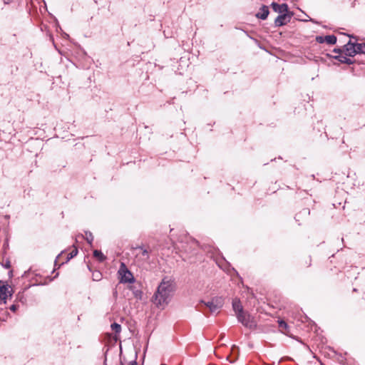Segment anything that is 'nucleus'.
Masks as SVG:
<instances>
[{
  "mask_svg": "<svg viewBox=\"0 0 365 365\" xmlns=\"http://www.w3.org/2000/svg\"><path fill=\"white\" fill-rule=\"evenodd\" d=\"M325 43L329 45H334L336 42V37L334 35H328L324 36Z\"/></svg>",
  "mask_w": 365,
  "mask_h": 365,
  "instance_id": "13",
  "label": "nucleus"
},
{
  "mask_svg": "<svg viewBox=\"0 0 365 365\" xmlns=\"http://www.w3.org/2000/svg\"><path fill=\"white\" fill-rule=\"evenodd\" d=\"M346 55L349 56H354L356 54V43L349 41L345 46Z\"/></svg>",
  "mask_w": 365,
  "mask_h": 365,
  "instance_id": "9",
  "label": "nucleus"
},
{
  "mask_svg": "<svg viewBox=\"0 0 365 365\" xmlns=\"http://www.w3.org/2000/svg\"><path fill=\"white\" fill-rule=\"evenodd\" d=\"M93 279L96 281H98L101 279V273L99 272H97L96 273L93 274Z\"/></svg>",
  "mask_w": 365,
  "mask_h": 365,
  "instance_id": "21",
  "label": "nucleus"
},
{
  "mask_svg": "<svg viewBox=\"0 0 365 365\" xmlns=\"http://www.w3.org/2000/svg\"><path fill=\"white\" fill-rule=\"evenodd\" d=\"M111 329L116 334H118L121 331V326L118 323H113L110 325Z\"/></svg>",
  "mask_w": 365,
  "mask_h": 365,
  "instance_id": "18",
  "label": "nucleus"
},
{
  "mask_svg": "<svg viewBox=\"0 0 365 365\" xmlns=\"http://www.w3.org/2000/svg\"><path fill=\"white\" fill-rule=\"evenodd\" d=\"M278 324H279V329L280 330V331H282V333L287 334V335H289V325L287 324V323L283 320H279L278 321Z\"/></svg>",
  "mask_w": 365,
  "mask_h": 365,
  "instance_id": "12",
  "label": "nucleus"
},
{
  "mask_svg": "<svg viewBox=\"0 0 365 365\" xmlns=\"http://www.w3.org/2000/svg\"><path fill=\"white\" fill-rule=\"evenodd\" d=\"M86 241L89 244H91L93 240V236L92 233L90 232H86Z\"/></svg>",
  "mask_w": 365,
  "mask_h": 365,
  "instance_id": "20",
  "label": "nucleus"
},
{
  "mask_svg": "<svg viewBox=\"0 0 365 365\" xmlns=\"http://www.w3.org/2000/svg\"><path fill=\"white\" fill-rule=\"evenodd\" d=\"M77 254H78V250L76 248H75L68 255V256L66 257V260L65 262H62L61 264H63L66 262H68L71 259L76 257L77 255Z\"/></svg>",
  "mask_w": 365,
  "mask_h": 365,
  "instance_id": "17",
  "label": "nucleus"
},
{
  "mask_svg": "<svg viewBox=\"0 0 365 365\" xmlns=\"http://www.w3.org/2000/svg\"><path fill=\"white\" fill-rule=\"evenodd\" d=\"M139 252L136 254V259L138 261L141 262H146L150 259V252L147 249H144L143 247H136Z\"/></svg>",
  "mask_w": 365,
  "mask_h": 365,
  "instance_id": "7",
  "label": "nucleus"
},
{
  "mask_svg": "<svg viewBox=\"0 0 365 365\" xmlns=\"http://www.w3.org/2000/svg\"><path fill=\"white\" fill-rule=\"evenodd\" d=\"M129 289L133 291V293L136 299H141L143 296L142 291L136 289L133 286H130Z\"/></svg>",
  "mask_w": 365,
  "mask_h": 365,
  "instance_id": "15",
  "label": "nucleus"
},
{
  "mask_svg": "<svg viewBox=\"0 0 365 365\" xmlns=\"http://www.w3.org/2000/svg\"><path fill=\"white\" fill-rule=\"evenodd\" d=\"M174 292V283L163 279L153 297V303L158 307H165L170 302Z\"/></svg>",
  "mask_w": 365,
  "mask_h": 365,
  "instance_id": "1",
  "label": "nucleus"
},
{
  "mask_svg": "<svg viewBox=\"0 0 365 365\" xmlns=\"http://www.w3.org/2000/svg\"><path fill=\"white\" fill-rule=\"evenodd\" d=\"M118 274L119 276L120 283L132 284L135 281L133 273L127 268L126 265L123 262L120 263V268L118 271Z\"/></svg>",
  "mask_w": 365,
  "mask_h": 365,
  "instance_id": "2",
  "label": "nucleus"
},
{
  "mask_svg": "<svg viewBox=\"0 0 365 365\" xmlns=\"http://www.w3.org/2000/svg\"><path fill=\"white\" fill-rule=\"evenodd\" d=\"M128 365H137V363L135 361H133L130 362Z\"/></svg>",
  "mask_w": 365,
  "mask_h": 365,
  "instance_id": "26",
  "label": "nucleus"
},
{
  "mask_svg": "<svg viewBox=\"0 0 365 365\" xmlns=\"http://www.w3.org/2000/svg\"><path fill=\"white\" fill-rule=\"evenodd\" d=\"M93 256L96 257L99 262H103L106 259V257L102 252L98 250L93 251Z\"/></svg>",
  "mask_w": 365,
  "mask_h": 365,
  "instance_id": "14",
  "label": "nucleus"
},
{
  "mask_svg": "<svg viewBox=\"0 0 365 365\" xmlns=\"http://www.w3.org/2000/svg\"><path fill=\"white\" fill-rule=\"evenodd\" d=\"M316 41L319 43H325L324 36H317Z\"/></svg>",
  "mask_w": 365,
  "mask_h": 365,
  "instance_id": "22",
  "label": "nucleus"
},
{
  "mask_svg": "<svg viewBox=\"0 0 365 365\" xmlns=\"http://www.w3.org/2000/svg\"><path fill=\"white\" fill-rule=\"evenodd\" d=\"M17 299H18L19 301H21V302H23V299H24L23 295H21L20 294H19L17 295Z\"/></svg>",
  "mask_w": 365,
  "mask_h": 365,
  "instance_id": "25",
  "label": "nucleus"
},
{
  "mask_svg": "<svg viewBox=\"0 0 365 365\" xmlns=\"http://www.w3.org/2000/svg\"><path fill=\"white\" fill-rule=\"evenodd\" d=\"M5 267H6V268H9V267H10V263H9V262H7L6 263V264H5Z\"/></svg>",
  "mask_w": 365,
  "mask_h": 365,
  "instance_id": "27",
  "label": "nucleus"
},
{
  "mask_svg": "<svg viewBox=\"0 0 365 365\" xmlns=\"http://www.w3.org/2000/svg\"><path fill=\"white\" fill-rule=\"evenodd\" d=\"M18 309V306L16 304H12L10 307H9V309L12 312H16V309Z\"/></svg>",
  "mask_w": 365,
  "mask_h": 365,
  "instance_id": "23",
  "label": "nucleus"
},
{
  "mask_svg": "<svg viewBox=\"0 0 365 365\" xmlns=\"http://www.w3.org/2000/svg\"><path fill=\"white\" fill-rule=\"evenodd\" d=\"M232 308L236 316H237L238 314H241V312L244 311L240 300L237 299H235L232 301Z\"/></svg>",
  "mask_w": 365,
  "mask_h": 365,
  "instance_id": "11",
  "label": "nucleus"
},
{
  "mask_svg": "<svg viewBox=\"0 0 365 365\" xmlns=\"http://www.w3.org/2000/svg\"><path fill=\"white\" fill-rule=\"evenodd\" d=\"M239 322L247 328L252 329L256 327L253 317L247 312H242L236 316Z\"/></svg>",
  "mask_w": 365,
  "mask_h": 365,
  "instance_id": "4",
  "label": "nucleus"
},
{
  "mask_svg": "<svg viewBox=\"0 0 365 365\" xmlns=\"http://www.w3.org/2000/svg\"><path fill=\"white\" fill-rule=\"evenodd\" d=\"M269 8L267 6L263 5L259 9V11L256 14V17L264 20L267 18L269 15Z\"/></svg>",
  "mask_w": 365,
  "mask_h": 365,
  "instance_id": "10",
  "label": "nucleus"
},
{
  "mask_svg": "<svg viewBox=\"0 0 365 365\" xmlns=\"http://www.w3.org/2000/svg\"><path fill=\"white\" fill-rule=\"evenodd\" d=\"M339 61L347 64H351L353 63V61L346 56H341Z\"/></svg>",
  "mask_w": 365,
  "mask_h": 365,
  "instance_id": "19",
  "label": "nucleus"
},
{
  "mask_svg": "<svg viewBox=\"0 0 365 365\" xmlns=\"http://www.w3.org/2000/svg\"><path fill=\"white\" fill-rule=\"evenodd\" d=\"M356 50L357 53H365V43H356Z\"/></svg>",
  "mask_w": 365,
  "mask_h": 365,
  "instance_id": "16",
  "label": "nucleus"
},
{
  "mask_svg": "<svg viewBox=\"0 0 365 365\" xmlns=\"http://www.w3.org/2000/svg\"><path fill=\"white\" fill-rule=\"evenodd\" d=\"M5 4L10 3L12 0H3Z\"/></svg>",
  "mask_w": 365,
  "mask_h": 365,
  "instance_id": "28",
  "label": "nucleus"
},
{
  "mask_svg": "<svg viewBox=\"0 0 365 365\" xmlns=\"http://www.w3.org/2000/svg\"><path fill=\"white\" fill-rule=\"evenodd\" d=\"M292 16V13L286 12L282 14H279V16L274 20V24L276 26H282L291 21Z\"/></svg>",
  "mask_w": 365,
  "mask_h": 365,
  "instance_id": "6",
  "label": "nucleus"
},
{
  "mask_svg": "<svg viewBox=\"0 0 365 365\" xmlns=\"http://www.w3.org/2000/svg\"><path fill=\"white\" fill-rule=\"evenodd\" d=\"M271 7L274 12L278 13L279 14L289 11L288 5L287 4H279L276 2H272L271 4Z\"/></svg>",
  "mask_w": 365,
  "mask_h": 365,
  "instance_id": "8",
  "label": "nucleus"
},
{
  "mask_svg": "<svg viewBox=\"0 0 365 365\" xmlns=\"http://www.w3.org/2000/svg\"><path fill=\"white\" fill-rule=\"evenodd\" d=\"M13 290L9 284L0 286V304H5L8 298H11Z\"/></svg>",
  "mask_w": 365,
  "mask_h": 365,
  "instance_id": "5",
  "label": "nucleus"
},
{
  "mask_svg": "<svg viewBox=\"0 0 365 365\" xmlns=\"http://www.w3.org/2000/svg\"><path fill=\"white\" fill-rule=\"evenodd\" d=\"M63 253V252H62L61 254H59V255L57 256V257H56V260H55V265H56L58 260H59V259H60V257L62 256Z\"/></svg>",
  "mask_w": 365,
  "mask_h": 365,
  "instance_id": "24",
  "label": "nucleus"
},
{
  "mask_svg": "<svg viewBox=\"0 0 365 365\" xmlns=\"http://www.w3.org/2000/svg\"><path fill=\"white\" fill-rule=\"evenodd\" d=\"M200 303L204 304L209 308L211 313H217L222 307L224 301L222 297H214L209 302L201 301Z\"/></svg>",
  "mask_w": 365,
  "mask_h": 365,
  "instance_id": "3",
  "label": "nucleus"
}]
</instances>
